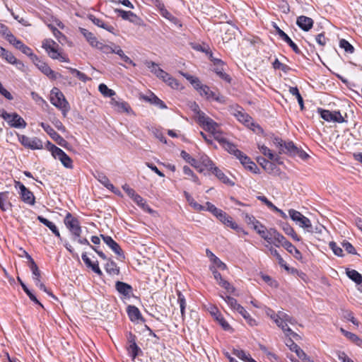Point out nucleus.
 I'll return each mask as SVG.
<instances>
[{
	"label": "nucleus",
	"instance_id": "nucleus-1",
	"mask_svg": "<svg viewBox=\"0 0 362 362\" xmlns=\"http://www.w3.org/2000/svg\"><path fill=\"white\" fill-rule=\"evenodd\" d=\"M0 117L6 121L11 127L24 129L27 126L26 122L18 113H8L4 109H0Z\"/></svg>",
	"mask_w": 362,
	"mask_h": 362
},
{
	"label": "nucleus",
	"instance_id": "nucleus-2",
	"mask_svg": "<svg viewBox=\"0 0 362 362\" xmlns=\"http://www.w3.org/2000/svg\"><path fill=\"white\" fill-rule=\"evenodd\" d=\"M50 102L56 107L62 111L67 112L69 105L64 94L58 88H53L50 92Z\"/></svg>",
	"mask_w": 362,
	"mask_h": 362
},
{
	"label": "nucleus",
	"instance_id": "nucleus-3",
	"mask_svg": "<svg viewBox=\"0 0 362 362\" xmlns=\"http://www.w3.org/2000/svg\"><path fill=\"white\" fill-rule=\"evenodd\" d=\"M64 224L72 234V240H76L81 235L82 229L78 220L70 213H67L64 218Z\"/></svg>",
	"mask_w": 362,
	"mask_h": 362
},
{
	"label": "nucleus",
	"instance_id": "nucleus-4",
	"mask_svg": "<svg viewBox=\"0 0 362 362\" xmlns=\"http://www.w3.org/2000/svg\"><path fill=\"white\" fill-rule=\"evenodd\" d=\"M15 187L19 189V195L22 202L30 206L35 205V197L34 194L23 183L19 181H15Z\"/></svg>",
	"mask_w": 362,
	"mask_h": 362
},
{
	"label": "nucleus",
	"instance_id": "nucleus-5",
	"mask_svg": "<svg viewBox=\"0 0 362 362\" xmlns=\"http://www.w3.org/2000/svg\"><path fill=\"white\" fill-rule=\"evenodd\" d=\"M48 144L52 145L50 151L52 156L55 158L59 159L65 168L72 169L74 166L71 158L60 148L52 144L50 142H48Z\"/></svg>",
	"mask_w": 362,
	"mask_h": 362
},
{
	"label": "nucleus",
	"instance_id": "nucleus-6",
	"mask_svg": "<svg viewBox=\"0 0 362 362\" xmlns=\"http://www.w3.org/2000/svg\"><path fill=\"white\" fill-rule=\"evenodd\" d=\"M18 141L25 148L31 150H40L43 148L41 139L37 137H28L25 135L18 134Z\"/></svg>",
	"mask_w": 362,
	"mask_h": 362
},
{
	"label": "nucleus",
	"instance_id": "nucleus-7",
	"mask_svg": "<svg viewBox=\"0 0 362 362\" xmlns=\"http://www.w3.org/2000/svg\"><path fill=\"white\" fill-rule=\"evenodd\" d=\"M317 112L320 115V117L327 122L338 123H343L344 122V119L339 111L332 112L319 107L317 108Z\"/></svg>",
	"mask_w": 362,
	"mask_h": 362
},
{
	"label": "nucleus",
	"instance_id": "nucleus-8",
	"mask_svg": "<svg viewBox=\"0 0 362 362\" xmlns=\"http://www.w3.org/2000/svg\"><path fill=\"white\" fill-rule=\"evenodd\" d=\"M115 12L117 13L123 20L129 21V22L139 26L144 25L143 20L130 11H126L122 9L115 8Z\"/></svg>",
	"mask_w": 362,
	"mask_h": 362
},
{
	"label": "nucleus",
	"instance_id": "nucleus-9",
	"mask_svg": "<svg viewBox=\"0 0 362 362\" xmlns=\"http://www.w3.org/2000/svg\"><path fill=\"white\" fill-rule=\"evenodd\" d=\"M42 47L46 50L49 56L56 59L59 58V45L55 42L53 40L46 39L42 42Z\"/></svg>",
	"mask_w": 362,
	"mask_h": 362
},
{
	"label": "nucleus",
	"instance_id": "nucleus-10",
	"mask_svg": "<svg viewBox=\"0 0 362 362\" xmlns=\"http://www.w3.org/2000/svg\"><path fill=\"white\" fill-rule=\"evenodd\" d=\"M110 104L112 107L119 113H134L129 103L125 102L122 99L112 98L110 100Z\"/></svg>",
	"mask_w": 362,
	"mask_h": 362
},
{
	"label": "nucleus",
	"instance_id": "nucleus-11",
	"mask_svg": "<svg viewBox=\"0 0 362 362\" xmlns=\"http://www.w3.org/2000/svg\"><path fill=\"white\" fill-rule=\"evenodd\" d=\"M40 125L45 130V132L50 136L59 145L65 147L67 141L61 136L49 124L41 122Z\"/></svg>",
	"mask_w": 362,
	"mask_h": 362
},
{
	"label": "nucleus",
	"instance_id": "nucleus-12",
	"mask_svg": "<svg viewBox=\"0 0 362 362\" xmlns=\"http://www.w3.org/2000/svg\"><path fill=\"white\" fill-rule=\"evenodd\" d=\"M33 62L35 66L49 78L56 79L57 78V74L51 69L45 62L40 60L37 57H34Z\"/></svg>",
	"mask_w": 362,
	"mask_h": 362
},
{
	"label": "nucleus",
	"instance_id": "nucleus-13",
	"mask_svg": "<svg viewBox=\"0 0 362 362\" xmlns=\"http://www.w3.org/2000/svg\"><path fill=\"white\" fill-rule=\"evenodd\" d=\"M104 243L115 253L119 257L124 259L125 256L120 246L110 237L108 235H100Z\"/></svg>",
	"mask_w": 362,
	"mask_h": 362
},
{
	"label": "nucleus",
	"instance_id": "nucleus-14",
	"mask_svg": "<svg viewBox=\"0 0 362 362\" xmlns=\"http://www.w3.org/2000/svg\"><path fill=\"white\" fill-rule=\"evenodd\" d=\"M202 96L206 97L208 100H214L220 103H225V97L221 95L219 93L212 91L210 88L205 85L202 91L199 93Z\"/></svg>",
	"mask_w": 362,
	"mask_h": 362
},
{
	"label": "nucleus",
	"instance_id": "nucleus-15",
	"mask_svg": "<svg viewBox=\"0 0 362 362\" xmlns=\"http://www.w3.org/2000/svg\"><path fill=\"white\" fill-rule=\"evenodd\" d=\"M216 218L228 227L235 230H242V228L239 227V226L233 221V218L222 210L218 212Z\"/></svg>",
	"mask_w": 362,
	"mask_h": 362
},
{
	"label": "nucleus",
	"instance_id": "nucleus-16",
	"mask_svg": "<svg viewBox=\"0 0 362 362\" xmlns=\"http://www.w3.org/2000/svg\"><path fill=\"white\" fill-rule=\"evenodd\" d=\"M274 28L279 37L285 42H286L291 47V49L296 54H299L301 53L300 49L296 45V44L293 42V40L288 37V35L285 32L280 29L276 25H274Z\"/></svg>",
	"mask_w": 362,
	"mask_h": 362
},
{
	"label": "nucleus",
	"instance_id": "nucleus-17",
	"mask_svg": "<svg viewBox=\"0 0 362 362\" xmlns=\"http://www.w3.org/2000/svg\"><path fill=\"white\" fill-rule=\"evenodd\" d=\"M0 57L4 59L8 63L16 64L18 69L23 66V64L18 61L14 55L9 51L0 46Z\"/></svg>",
	"mask_w": 362,
	"mask_h": 362
},
{
	"label": "nucleus",
	"instance_id": "nucleus-18",
	"mask_svg": "<svg viewBox=\"0 0 362 362\" xmlns=\"http://www.w3.org/2000/svg\"><path fill=\"white\" fill-rule=\"evenodd\" d=\"M269 234L272 237V243H273L276 247H279L280 245L284 247V245L288 241L283 235H281L274 228H271L269 230Z\"/></svg>",
	"mask_w": 362,
	"mask_h": 362
},
{
	"label": "nucleus",
	"instance_id": "nucleus-19",
	"mask_svg": "<svg viewBox=\"0 0 362 362\" xmlns=\"http://www.w3.org/2000/svg\"><path fill=\"white\" fill-rule=\"evenodd\" d=\"M115 288L120 294L127 298H130L133 293L131 285L119 281L116 282Z\"/></svg>",
	"mask_w": 362,
	"mask_h": 362
},
{
	"label": "nucleus",
	"instance_id": "nucleus-20",
	"mask_svg": "<svg viewBox=\"0 0 362 362\" xmlns=\"http://www.w3.org/2000/svg\"><path fill=\"white\" fill-rule=\"evenodd\" d=\"M95 178L107 189L114 192L115 194H119V191L117 189L114 185L110 182L109 178L103 173H97Z\"/></svg>",
	"mask_w": 362,
	"mask_h": 362
},
{
	"label": "nucleus",
	"instance_id": "nucleus-21",
	"mask_svg": "<svg viewBox=\"0 0 362 362\" xmlns=\"http://www.w3.org/2000/svg\"><path fill=\"white\" fill-rule=\"evenodd\" d=\"M297 25L304 31H308L313 25V20L311 18L300 16L296 21Z\"/></svg>",
	"mask_w": 362,
	"mask_h": 362
},
{
	"label": "nucleus",
	"instance_id": "nucleus-22",
	"mask_svg": "<svg viewBox=\"0 0 362 362\" xmlns=\"http://www.w3.org/2000/svg\"><path fill=\"white\" fill-rule=\"evenodd\" d=\"M12 204L10 202V192L8 191H4L0 192V209L3 211H6L10 209Z\"/></svg>",
	"mask_w": 362,
	"mask_h": 362
},
{
	"label": "nucleus",
	"instance_id": "nucleus-23",
	"mask_svg": "<svg viewBox=\"0 0 362 362\" xmlns=\"http://www.w3.org/2000/svg\"><path fill=\"white\" fill-rule=\"evenodd\" d=\"M26 258L29 260V267L33 274V278L35 282L40 281L41 277V273L39 268L32 257L26 253Z\"/></svg>",
	"mask_w": 362,
	"mask_h": 362
},
{
	"label": "nucleus",
	"instance_id": "nucleus-24",
	"mask_svg": "<svg viewBox=\"0 0 362 362\" xmlns=\"http://www.w3.org/2000/svg\"><path fill=\"white\" fill-rule=\"evenodd\" d=\"M180 156L187 163L196 168L199 172L202 173L204 170V169L199 165V160H197L195 158H192L185 151H182Z\"/></svg>",
	"mask_w": 362,
	"mask_h": 362
},
{
	"label": "nucleus",
	"instance_id": "nucleus-25",
	"mask_svg": "<svg viewBox=\"0 0 362 362\" xmlns=\"http://www.w3.org/2000/svg\"><path fill=\"white\" fill-rule=\"evenodd\" d=\"M37 218L41 223L46 226L60 240H62L59 231L54 223L42 216H38Z\"/></svg>",
	"mask_w": 362,
	"mask_h": 362
},
{
	"label": "nucleus",
	"instance_id": "nucleus-26",
	"mask_svg": "<svg viewBox=\"0 0 362 362\" xmlns=\"http://www.w3.org/2000/svg\"><path fill=\"white\" fill-rule=\"evenodd\" d=\"M242 165L247 170L253 173H258L259 170L257 165L251 160V159L247 156L244 155L243 157L240 160Z\"/></svg>",
	"mask_w": 362,
	"mask_h": 362
},
{
	"label": "nucleus",
	"instance_id": "nucleus-27",
	"mask_svg": "<svg viewBox=\"0 0 362 362\" xmlns=\"http://www.w3.org/2000/svg\"><path fill=\"white\" fill-rule=\"evenodd\" d=\"M223 147L230 154L234 155L239 160L245 155V153L238 150L233 144L229 142L228 140L223 145Z\"/></svg>",
	"mask_w": 362,
	"mask_h": 362
},
{
	"label": "nucleus",
	"instance_id": "nucleus-28",
	"mask_svg": "<svg viewBox=\"0 0 362 362\" xmlns=\"http://www.w3.org/2000/svg\"><path fill=\"white\" fill-rule=\"evenodd\" d=\"M127 313L131 321H138L141 320L144 321V319L142 317L140 310L138 308L134 305H129L127 307Z\"/></svg>",
	"mask_w": 362,
	"mask_h": 362
},
{
	"label": "nucleus",
	"instance_id": "nucleus-29",
	"mask_svg": "<svg viewBox=\"0 0 362 362\" xmlns=\"http://www.w3.org/2000/svg\"><path fill=\"white\" fill-rule=\"evenodd\" d=\"M182 75L193 86V87L200 93L205 85H203L200 80L187 73H182Z\"/></svg>",
	"mask_w": 362,
	"mask_h": 362
},
{
	"label": "nucleus",
	"instance_id": "nucleus-30",
	"mask_svg": "<svg viewBox=\"0 0 362 362\" xmlns=\"http://www.w3.org/2000/svg\"><path fill=\"white\" fill-rule=\"evenodd\" d=\"M258 148H259V151H261V153L264 156L268 157V158L269 160L276 161L278 163H281V162L279 161V159H280L279 156L277 155H274L268 147H267L264 145L259 144Z\"/></svg>",
	"mask_w": 362,
	"mask_h": 362
},
{
	"label": "nucleus",
	"instance_id": "nucleus-31",
	"mask_svg": "<svg viewBox=\"0 0 362 362\" xmlns=\"http://www.w3.org/2000/svg\"><path fill=\"white\" fill-rule=\"evenodd\" d=\"M184 195L186 198L187 202L194 210L197 211H202L205 210V206L197 203L194 199L186 191L184 192Z\"/></svg>",
	"mask_w": 362,
	"mask_h": 362
},
{
	"label": "nucleus",
	"instance_id": "nucleus-32",
	"mask_svg": "<svg viewBox=\"0 0 362 362\" xmlns=\"http://www.w3.org/2000/svg\"><path fill=\"white\" fill-rule=\"evenodd\" d=\"M286 345L289 347L290 350L294 351L297 356H305V352L297 345L291 338H289L286 341Z\"/></svg>",
	"mask_w": 362,
	"mask_h": 362
},
{
	"label": "nucleus",
	"instance_id": "nucleus-33",
	"mask_svg": "<svg viewBox=\"0 0 362 362\" xmlns=\"http://www.w3.org/2000/svg\"><path fill=\"white\" fill-rule=\"evenodd\" d=\"M199 163L204 170L212 171L216 167L214 162L206 155L201 156Z\"/></svg>",
	"mask_w": 362,
	"mask_h": 362
},
{
	"label": "nucleus",
	"instance_id": "nucleus-34",
	"mask_svg": "<svg viewBox=\"0 0 362 362\" xmlns=\"http://www.w3.org/2000/svg\"><path fill=\"white\" fill-rule=\"evenodd\" d=\"M106 272L110 275H118L119 274V268L117 264L112 259H108L105 266Z\"/></svg>",
	"mask_w": 362,
	"mask_h": 362
},
{
	"label": "nucleus",
	"instance_id": "nucleus-35",
	"mask_svg": "<svg viewBox=\"0 0 362 362\" xmlns=\"http://www.w3.org/2000/svg\"><path fill=\"white\" fill-rule=\"evenodd\" d=\"M216 177L219 179L223 183L233 185L234 183L223 173V172L218 168L215 167L211 171Z\"/></svg>",
	"mask_w": 362,
	"mask_h": 362
},
{
	"label": "nucleus",
	"instance_id": "nucleus-36",
	"mask_svg": "<svg viewBox=\"0 0 362 362\" xmlns=\"http://www.w3.org/2000/svg\"><path fill=\"white\" fill-rule=\"evenodd\" d=\"M91 21L97 26L100 27L110 33H113L115 28L113 26L108 25L103 22L101 19L95 17L94 16H90Z\"/></svg>",
	"mask_w": 362,
	"mask_h": 362
},
{
	"label": "nucleus",
	"instance_id": "nucleus-37",
	"mask_svg": "<svg viewBox=\"0 0 362 362\" xmlns=\"http://www.w3.org/2000/svg\"><path fill=\"white\" fill-rule=\"evenodd\" d=\"M298 152V148L294 145L293 142H286L283 146L282 153L289 154L290 156H296Z\"/></svg>",
	"mask_w": 362,
	"mask_h": 362
},
{
	"label": "nucleus",
	"instance_id": "nucleus-38",
	"mask_svg": "<svg viewBox=\"0 0 362 362\" xmlns=\"http://www.w3.org/2000/svg\"><path fill=\"white\" fill-rule=\"evenodd\" d=\"M144 99L151 104L158 106L160 109H166L167 106L163 100L158 98L156 95L151 93L150 96L145 97Z\"/></svg>",
	"mask_w": 362,
	"mask_h": 362
},
{
	"label": "nucleus",
	"instance_id": "nucleus-39",
	"mask_svg": "<svg viewBox=\"0 0 362 362\" xmlns=\"http://www.w3.org/2000/svg\"><path fill=\"white\" fill-rule=\"evenodd\" d=\"M282 230L287 235L291 236L294 240L300 241V237L296 234L294 229L287 223H283L281 225Z\"/></svg>",
	"mask_w": 362,
	"mask_h": 362
},
{
	"label": "nucleus",
	"instance_id": "nucleus-40",
	"mask_svg": "<svg viewBox=\"0 0 362 362\" xmlns=\"http://www.w3.org/2000/svg\"><path fill=\"white\" fill-rule=\"evenodd\" d=\"M284 247L297 259L302 258L301 252L288 240L284 245Z\"/></svg>",
	"mask_w": 362,
	"mask_h": 362
},
{
	"label": "nucleus",
	"instance_id": "nucleus-41",
	"mask_svg": "<svg viewBox=\"0 0 362 362\" xmlns=\"http://www.w3.org/2000/svg\"><path fill=\"white\" fill-rule=\"evenodd\" d=\"M117 45L112 44V45H105L103 42H96L95 47L98 49L101 50L105 54H112L115 53Z\"/></svg>",
	"mask_w": 362,
	"mask_h": 362
},
{
	"label": "nucleus",
	"instance_id": "nucleus-42",
	"mask_svg": "<svg viewBox=\"0 0 362 362\" xmlns=\"http://www.w3.org/2000/svg\"><path fill=\"white\" fill-rule=\"evenodd\" d=\"M346 274L347 276L356 284H361L362 283V275L356 270L347 269Z\"/></svg>",
	"mask_w": 362,
	"mask_h": 362
},
{
	"label": "nucleus",
	"instance_id": "nucleus-43",
	"mask_svg": "<svg viewBox=\"0 0 362 362\" xmlns=\"http://www.w3.org/2000/svg\"><path fill=\"white\" fill-rule=\"evenodd\" d=\"M233 354L239 358L240 360L245 362H257L250 356L247 354L243 350L234 349L233 350Z\"/></svg>",
	"mask_w": 362,
	"mask_h": 362
},
{
	"label": "nucleus",
	"instance_id": "nucleus-44",
	"mask_svg": "<svg viewBox=\"0 0 362 362\" xmlns=\"http://www.w3.org/2000/svg\"><path fill=\"white\" fill-rule=\"evenodd\" d=\"M80 32L86 37L90 45L95 47L96 42H99V41L97 40L94 35L87 29L82 28H80Z\"/></svg>",
	"mask_w": 362,
	"mask_h": 362
},
{
	"label": "nucleus",
	"instance_id": "nucleus-45",
	"mask_svg": "<svg viewBox=\"0 0 362 362\" xmlns=\"http://www.w3.org/2000/svg\"><path fill=\"white\" fill-rule=\"evenodd\" d=\"M18 281H19L23 290L25 291V293L28 296L29 298L35 303L36 304H38L40 306L43 308L42 304H41L39 300L37 299L35 296L29 290V288L27 287V286L23 282V281L18 277Z\"/></svg>",
	"mask_w": 362,
	"mask_h": 362
},
{
	"label": "nucleus",
	"instance_id": "nucleus-46",
	"mask_svg": "<svg viewBox=\"0 0 362 362\" xmlns=\"http://www.w3.org/2000/svg\"><path fill=\"white\" fill-rule=\"evenodd\" d=\"M133 201L137 204L141 208H142L144 211H147L148 212H151L152 209L149 207V206L146 204L144 199H143L139 194L137 193L132 198Z\"/></svg>",
	"mask_w": 362,
	"mask_h": 362
},
{
	"label": "nucleus",
	"instance_id": "nucleus-47",
	"mask_svg": "<svg viewBox=\"0 0 362 362\" xmlns=\"http://www.w3.org/2000/svg\"><path fill=\"white\" fill-rule=\"evenodd\" d=\"M239 313L247 321V322L252 327L257 325L256 320L253 319L248 312L242 306L239 307L238 310Z\"/></svg>",
	"mask_w": 362,
	"mask_h": 362
},
{
	"label": "nucleus",
	"instance_id": "nucleus-48",
	"mask_svg": "<svg viewBox=\"0 0 362 362\" xmlns=\"http://www.w3.org/2000/svg\"><path fill=\"white\" fill-rule=\"evenodd\" d=\"M127 351L129 354V356L132 357V361H134V359L139 355H141L143 354L141 348L136 344L133 345H129L127 347Z\"/></svg>",
	"mask_w": 362,
	"mask_h": 362
},
{
	"label": "nucleus",
	"instance_id": "nucleus-49",
	"mask_svg": "<svg viewBox=\"0 0 362 362\" xmlns=\"http://www.w3.org/2000/svg\"><path fill=\"white\" fill-rule=\"evenodd\" d=\"M220 297L222 298L226 303L230 307L231 309L238 311L239 307H242L241 305L238 304L236 299L229 296H224L223 295H220Z\"/></svg>",
	"mask_w": 362,
	"mask_h": 362
},
{
	"label": "nucleus",
	"instance_id": "nucleus-50",
	"mask_svg": "<svg viewBox=\"0 0 362 362\" xmlns=\"http://www.w3.org/2000/svg\"><path fill=\"white\" fill-rule=\"evenodd\" d=\"M269 250L271 255L277 259L278 263L281 267H284L286 270L289 269L288 266L286 264V262L284 260V259L281 257L280 254L278 252V251L275 248H274L273 247H270L269 248Z\"/></svg>",
	"mask_w": 362,
	"mask_h": 362
},
{
	"label": "nucleus",
	"instance_id": "nucleus-51",
	"mask_svg": "<svg viewBox=\"0 0 362 362\" xmlns=\"http://www.w3.org/2000/svg\"><path fill=\"white\" fill-rule=\"evenodd\" d=\"M260 228L262 230H259V226H255V230L257 231V233L267 243H272V237L269 234V231H267V229L264 225H260Z\"/></svg>",
	"mask_w": 362,
	"mask_h": 362
},
{
	"label": "nucleus",
	"instance_id": "nucleus-52",
	"mask_svg": "<svg viewBox=\"0 0 362 362\" xmlns=\"http://www.w3.org/2000/svg\"><path fill=\"white\" fill-rule=\"evenodd\" d=\"M258 163L267 172L271 173L273 171L275 165L263 157L257 158Z\"/></svg>",
	"mask_w": 362,
	"mask_h": 362
},
{
	"label": "nucleus",
	"instance_id": "nucleus-53",
	"mask_svg": "<svg viewBox=\"0 0 362 362\" xmlns=\"http://www.w3.org/2000/svg\"><path fill=\"white\" fill-rule=\"evenodd\" d=\"M214 71L216 74L225 81L230 83L231 78L228 74L224 72L223 71V64L222 65H215Z\"/></svg>",
	"mask_w": 362,
	"mask_h": 362
},
{
	"label": "nucleus",
	"instance_id": "nucleus-54",
	"mask_svg": "<svg viewBox=\"0 0 362 362\" xmlns=\"http://www.w3.org/2000/svg\"><path fill=\"white\" fill-rule=\"evenodd\" d=\"M297 224H298L300 227L305 228L308 232H313V228L310 219L303 215Z\"/></svg>",
	"mask_w": 362,
	"mask_h": 362
},
{
	"label": "nucleus",
	"instance_id": "nucleus-55",
	"mask_svg": "<svg viewBox=\"0 0 362 362\" xmlns=\"http://www.w3.org/2000/svg\"><path fill=\"white\" fill-rule=\"evenodd\" d=\"M289 93L292 95H294L296 97V100H298V103L300 105V110H303L304 109L303 99L298 88L297 87H290Z\"/></svg>",
	"mask_w": 362,
	"mask_h": 362
},
{
	"label": "nucleus",
	"instance_id": "nucleus-56",
	"mask_svg": "<svg viewBox=\"0 0 362 362\" xmlns=\"http://www.w3.org/2000/svg\"><path fill=\"white\" fill-rule=\"evenodd\" d=\"M98 90L100 92V93L105 96V97H110L112 98L114 95H116V93L115 90L110 89L105 84L101 83L98 86Z\"/></svg>",
	"mask_w": 362,
	"mask_h": 362
},
{
	"label": "nucleus",
	"instance_id": "nucleus-57",
	"mask_svg": "<svg viewBox=\"0 0 362 362\" xmlns=\"http://www.w3.org/2000/svg\"><path fill=\"white\" fill-rule=\"evenodd\" d=\"M272 317L274 319L277 326L281 327L284 332L286 331H291L288 325L286 323L284 325L282 317H281L280 312L279 313V315H274V316H272Z\"/></svg>",
	"mask_w": 362,
	"mask_h": 362
},
{
	"label": "nucleus",
	"instance_id": "nucleus-58",
	"mask_svg": "<svg viewBox=\"0 0 362 362\" xmlns=\"http://www.w3.org/2000/svg\"><path fill=\"white\" fill-rule=\"evenodd\" d=\"M214 315L224 330H229L231 329L230 325L226 322L220 313L217 311L216 313H214Z\"/></svg>",
	"mask_w": 362,
	"mask_h": 362
},
{
	"label": "nucleus",
	"instance_id": "nucleus-59",
	"mask_svg": "<svg viewBox=\"0 0 362 362\" xmlns=\"http://www.w3.org/2000/svg\"><path fill=\"white\" fill-rule=\"evenodd\" d=\"M115 53L117 54L124 62L135 66V64L133 62V61L124 54L119 46L117 45Z\"/></svg>",
	"mask_w": 362,
	"mask_h": 362
},
{
	"label": "nucleus",
	"instance_id": "nucleus-60",
	"mask_svg": "<svg viewBox=\"0 0 362 362\" xmlns=\"http://www.w3.org/2000/svg\"><path fill=\"white\" fill-rule=\"evenodd\" d=\"M67 69H69L71 74L75 75L79 80L82 81L83 82H86L87 81L90 80V78L87 76L84 73L77 70L76 69H74L71 67H67Z\"/></svg>",
	"mask_w": 362,
	"mask_h": 362
},
{
	"label": "nucleus",
	"instance_id": "nucleus-61",
	"mask_svg": "<svg viewBox=\"0 0 362 362\" xmlns=\"http://www.w3.org/2000/svg\"><path fill=\"white\" fill-rule=\"evenodd\" d=\"M203 128L212 133L215 130H216L218 128V124L214 122L211 118H209V119L204 124Z\"/></svg>",
	"mask_w": 362,
	"mask_h": 362
},
{
	"label": "nucleus",
	"instance_id": "nucleus-62",
	"mask_svg": "<svg viewBox=\"0 0 362 362\" xmlns=\"http://www.w3.org/2000/svg\"><path fill=\"white\" fill-rule=\"evenodd\" d=\"M342 317L351 322L354 325L358 326V321L354 317V313L348 310H342Z\"/></svg>",
	"mask_w": 362,
	"mask_h": 362
},
{
	"label": "nucleus",
	"instance_id": "nucleus-63",
	"mask_svg": "<svg viewBox=\"0 0 362 362\" xmlns=\"http://www.w3.org/2000/svg\"><path fill=\"white\" fill-rule=\"evenodd\" d=\"M235 116L240 122L247 124V125L250 124L252 120V117L250 115L240 111H238Z\"/></svg>",
	"mask_w": 362,
	"mask_h": 362
},
{
	"label": "nucleus",
	"instance_id": "nucleus-64",
	"mask_svg": "<svg viewBox=\"0 0 362 362\" xmlns=\"http://www.w3.org/2000/svg\"><path fill=\"white\" fill-rule=\"evenodd\" d=\"M243 218H244L245 223L247 225L252 226L254 230H255V226H258V224H259V221H257L255 218L254 216L250 215L249 214H245Z\"/></svg>",
	"mask_w": 362,
	"mask_h": 362
}]
</instances>
